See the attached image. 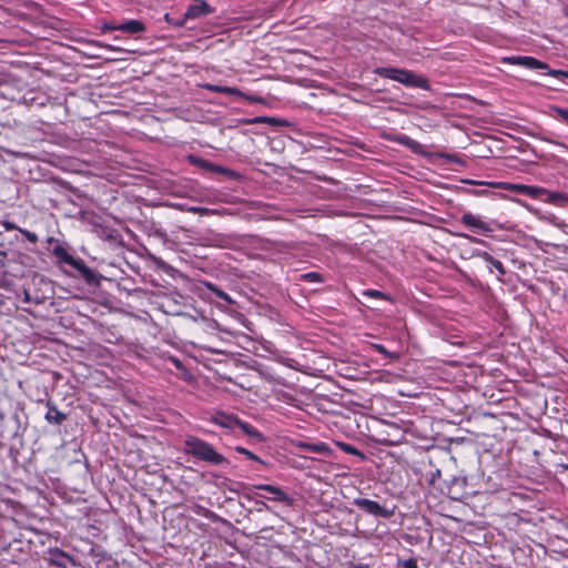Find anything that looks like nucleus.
Listing matches in <instances>:
<instances>
[{
    "mask_svg": "<svg viewBox=\"0 0 568 568\" xmlns=\"http://www.w3.org/2000/svg\"><path fill=\"white\" fill-rule=\"evenodd\" d=\"M184 453L215 466L230 464L229 460L217 453L211 444L195 436H189L185 438Z\"/></svg>",
    "mask_w": 568,
    "mask_h": 568,
    "instance_id": "f257e3e1",
    "label": "nucleus"
},
{
    "mask_svg": "<svg viewBox=\"0 0 568 568\" xmlns=\"http://www.w3.org/2000/svg\"><path fill=\"white\" fill-rule=\"evenodd\" d=\"M375 73L382 78L397 81L408 88L429 89L428 80L413 71L399 68H377Z\"/></svg>",
    "mask_w": 568,
    "mask_h": 568,
    "instance_id": "f03ea898",
    "label": "nucleus"
},
{
    "mask_svg": "<svg viewBox=\"0 0 568 568\" xmlns=\"http://www.w3.org/2000/svg\"><path fill=\"white\" fill-rule=\"evenodd\" d=\"M375 73L382 78L397 81L408 88L429 89L428 80L413 71L399 68H377Z\"/></svg>",
    "mask_w": 568,
    "mask_h": 568,
    "instance_id": "7ed1b4c3",
    "label": "nucleus"
},
{
    "mask_svg": "<svg viewBox=\"0 0 568 568\" xmlns=\"http://www.w3.org/2000/svg\"><path fill=\"white\" fill-rule=\"evenodd\" d=\"M353 505L375 517L390 518L394 515L393 509H387L377 501L367 498H355Z\"/></svg>",
    "mask_w": 568,
    "mask_h": 568,
    "instance_id": "20e7f679",
    "label": "nucleus"
},
{
    "mask_svg": "<svg viewBox=\"0 0 568 568\" xmlns=\"http://www.w3.org/2000/svg\"><path fill=\"white\" fill-rule=\"evenodd\" d=\"M71 267L79 273V275L85 281L87 284L97 286L100 285L102 275L90 268L83 260L75 258Z\"/></svg>",
    "mask_w": 568,
    "mask_h": 568,
    "instance_id": "39448f33",
    "label": "nucleus"
},
{
    "mask_svg": "<svg viewBox=\"0 0 568 568\" xmlns=\"http://www.w3.org/2000/svg\"><path fill=\"white\" fill-rule=\"evenodd\" d=\"M460 222L469 227L473 232L480 233L487 235L494 231V229L489 225V223L484 222L478 216L474 215L470 212H466L462 215Z\"/></svg>",
    "mask_w": 568,
    "mask_h": 568,
    "instance_id": "423d86ee",
    "label": "nucleus"
},
{
    "mask_svg": "<svg viewBox=\"0 0 568 568\" xmlns=\"http://www.w3.org/2000/svg\"><path fill=\"white\" fill-rule=\"evenodd\" d=\"M504 62L517 64L527 69L542 70L548 69V64L532 57H508L503 59Z\"/></svg>",
    "mask_w": 568,
    "mask_h": 568,
    "instance_id": "0eeeda50",
    "label": "nucleus"
},
{
    "mask_svg": "<svg viewBox=\"0 0 568 568\" xmlns=\"http://www.w3.org/2000/svg\"><path fill=\"white\" fill-rule=\"evenodd\" d=\"M253 488L270 493V495H273L272 499L284 503L287 506H291L293 503V499L277 486H273L270 484H260L254 485Z\"/></svg>",
    "mask_w": 568,
    "mask_h": 568,
    "instance_id": "6e6552de",
    "label": "nucleus"
},
{
    "mask_svg": "<svg viewBox=\"0 0 568 568\" xmlns=\"http://www.w3.org/2000/svg\"><path fill=\"white\" fill-rule=\"evenodd\" d=\"M213 11L214 9L206 1L199 0L196 3L187 7L185 18L197 19L200 17L207 16Z\"/></svg>",
    "mask_w": 568,
    "mask_h": 568,
    "instance_id": "1a4fd4ad",
    "label": "nucleus"
},
{
    "mask_svg": "<svg viewBox=\"0 0 568 568\" xmlns=\"http://www.w3.org/2000/svg\"><path fill=\"white\" fill-rule=\"evenodd\" d=\"M392 141L408 148L412 152L416 154H425L424 146L419 142L413 140L406 134H397L392 139Z\"/></svg>",
    "mask_w": 568,
    "mask_h": 568,
    "instance_id": "9d476101",
    "label": "nucleus"
},
{
    "mask_svg": "<svg viewBox=\"0 0 568 568\" xmlns=\"http://www.w3.org/2000/svg\"><path fill=\"white\" fill-rule=\"evenodd\" d=\"M205 88L207 90L212 91V92L225 93V94H229V95L244 97L247 100L254 101V102H260L261 101L260 98L253 97V95H245L239 89L233 88V87H222V85L207 84V85H205Z\"/></svg>",
    "mask_w": 568,
    "mask_h": 568,
    "instance_id": "9b49d317",
    "label": "nucleus"
},
{
    "mask_svg": "<svg viewBox=\"0 0 568 568\" xmlns=\"http://www.w3.org/2000/svg\"><path fill=\"white\" fill-rule=\"evenodd\" d=\"M242 124H270V125H280V126H287L288 122L283 119L273 118V116H255L251 119H243Z\"/></svg>",
    "mask_w": 568,
    "mask_h": 568,
    "instance_id": "f8f14e48",
    "label": "nucleus"
},
{
    "mask_svg": "<svg viewBox=\"0 0 568 568\" xmlns=\"http://www.w3.org/2000/svg\"><path fill=\"white\" fill-rule=\"evenodd\" d=\"M190 162L194 164L195 166L215 174H222L225 170L224 166L216 165L207 160L196 158V156H190Z\"/></svg>",
    "mask_w": 568,
    "mask_h": 568,
    "instance_id": "ddd939ff",
    "label": "nucleus"
},
{
    "mask_svg": "<svg viewBox=\"0 0 568 568\" xmlns=\"http://www.w3.org/2000/svg\"><path fill=\"white\" fill-rule=\"evenodd\" d=\"M48 412L44 416L49 424L61 425L67 419V414L60 412L51 402L47 403Z\"/></svg>",
    "mask_w": 568,
    "mask_h": 568,
    "instance_id": "4468645a",
    "label": "nucleus"
},
{
    "mask_svg": "<svg viewBox=\"0 0 568 568\" xmlns=\"http://www.w3.org/2000/svg\"><path fill=\"white\" fill-rule=\"evenodd\" d=\"M118 30L129 34H140L145 31V24L141 20H129L120 23Z\"/></svg>",
    "mask_w": 568,
    "mask_h": 568,
    "instance_id": "2eb2a0df",
    "label": "nucleus"
},
{
    "mask_svg": "<svg viewBox=\"0 0 568 568\" xmlns=\"http://www.w3.org/2000/svg\"><path fill=\"white\" fill-rule=\"evenodd\" d=\"M476 256L483 258L487 264L493 266L498 272V278L501 280V277L506 274V270L503 265V263L499 260H496L491 254H489L486 251H479L476 253Z\"/></svg>",
    "mask_w": 568,
    "mask_h": 568,
    "instance_id": "dca6fc26",
    "label": "nucleus"
},
{
    "mask_svg": "<svg viewBox=\"0 0 568 568\" xmlns=\"http://www.w3.org/2000/svg\"><path fill=\"white\" fill-rule=\"evenodd\" d=\"M510 190H516L520 194L528 195L531 197H538L540 195H545L546 189L539 187V186H531V185H524V184H516L511 185L509 187Z\"/></svg>",
    "mask_w": 568,
    "mask_h": 568,
    "instance_id": "f3484780",
    "label": "nucleus"
},
{
    "mask_svg": "<svg viewBox=\"0 0 568 568\" xmlns=\"http://www.w3.org/2000/svg\"><path fill=\"white\" fill-rule=\"evenodd\" d=\"M236 428L241 429L243 434L248 436L250 438L255 439L256 442H263L264 436L256 428H254L251 424L237 419Z\"/></svg>",
    "mask_w": 568,
    "mask_h": 568,
    "instance_id": "a211bd4d",
    "label": "nucleus"
},
{
    "mask_svg": "<svg viewBox=\"0 0 568 568\" xmlns=\"http://www.w3.org/2000/svg\"><path fill=\"white\" fill-rule=\"evenodd\" d=\"M237 417L235 415L222 414L214 418L215 424L223 428L235 430L237 424Z\"/></svg>",
    "mask_w": 568,
    "mask_h": 568,
    "instance_id": "6ab92c4d",
    "label": "nucleus"
},
{
    "mask_svg": "<svg viewBox=\"0 0 568 568\" xmlns=\"http://www.w3.org/2000/svg\"><path fill=\"white\" fill-rule=\"evenodd\" d=\"M53 255L59 262L72 265L77 257L72 256L63 246L57 245L53 247Z\"/></svg>",
    "mask_w": 568,
    "mask_h": 568,
    "instance_id": "aec40b11",
    "label": "nucleus"
},
{
    "mask_svg": "<svg viewBox=\"0 0 568 568\" xmlns=\"http://www.w3.org/2000/svg\"><path fill=\"white\" fill-rule=\"evenodd\" d=\"M546 201L551 204H562L568 202V194L562 192H551L546 190Z\"/></svg>",
    "mask_w": 568,
    "mask_h": 568,
    "instance_id": "412c9836",
    "label": "nucleus"
},
{
    "mask_svg": "<svg viewBox=\"0 0 568 568\" xmlns=\"http://www.w3.org/2000/svg\"><path fill=\"white\" fill-rule=\"evenodd\" d=\"M206 287L216 296L219 297L220 300L224 301L225 303L227 304H233L234 301L231 298V296L224 292L223 290H221L220 287H217L215 284H212V283H207L206 284Z\"/></svg>",
    "mask_w": 568,
    "mask_h": 568,
    "instance_id": "4be33fe9",
    "label": "nucleus"
},
{
    "mask_svg": "<svg viewBox=\"0 0 568 568\" xmlns=\"http://www.w3.org/2000/svg\"><path fill=\"white\" fill-rule=\"evenodd\" d=\"M338 447L341 448L342 452H344L346 454L357 456L361 459H365V455L359 449H357L355 446H353L351 444L338 443Z\"/></svg>",
    "mask_w": 568,
    "mask_h": 568,
    "instance_id": "5701e85b",
    "label": "nucleus"
},
{
    "mask_svg": "<svg viewBox=\"0 0 568 568\" xmlns=\"http://www.w3.org/2000/svg\"><path fill=\"white\" fill-rule=\"evenodd\" d=\"M300 277H301V281H305V282H315V283L324 282L322 274H320L317 272L303 273V274H301Z\"/></svg>",
    "mask_w": 568,
    "mask_h": 568,
    "instance_id": "b1692460",
    "label": "nucleus"
},
{
    "mask_svg": "<svg viewBox=\"0 0 568 568\" xmlns=\"http://www.w3.org/2000/svg\"><path fill=\"white\" fill-rule=\"evenodd\" d=\"M301 447H303L307 452L317 453V454L328 450L325 444H302Z\"/></svg>",
    "mask_w": 568,
    "mask_h": 568,
    "instance_id": "393cba45",
    "label": "nucleus"
},
{
    "mask_svg": "<svg viewBox=\"0 0 568 568\" xmlns=\"http://www.w3.org/2000/svg\"><path fill=\"white\" fill-rule=\"evenodd\" d=\"M234 449L239 454L245 455L251 460L257 462L260 464H265L258 456H256L254 453H252L251 450H248L242 446H236Z\"/></svg>",
    "mask_w": 568,
    "mask_h": 568,
    "instance_id": "a878e982",
    "label": "nucleus"
},
{
    "mask_svg": "<svg viewBox=\"0 0 568 568\" xmlns=\"http://www.w3.org/2000/svg\"><path fill=\"white\" fill-rule=\"evenodd\" d=\"M363 294L368 297H375V298L390 301V297L387 294H385L381 291H377V290H366V291H364Z\"/></svg>",
    "mask_w": 568,
    "mask_h": 568,
    "instance_id": "bb28decb",
    "label": "nucleus"
},
{
    "mask_svg": "<svg viewBox=\"0 0 568 568\" xmlns=\"http://www.w3.org/2000/svg\"><path fill=\"white\" fill-rule=\"evenodd\" d=\"M547 71V74L548 75H551V77H555V78H558V79H568V71H564V70H555V69H550L548 67V69H545Z\"/></svg>",
    "mask_w": 568,
    "mask_h": 568,
    "instance_id": "cd10ccee",
    "label": "nucleus"
},
{
    "mask_svg": "<svg viewBox=\"0 0 568 568\" xmlns=\"http://www.w3.org/2000/svg\"><path fill=\"white\" fill-rule=\"evenodd\" d=\"M373 347L382 355H384L385 357H389V358H398V355L395 354V353H390L388 352L383 345L381 344H374Z\"/></svg>",
    "mask_w": 568,
    "mask_h": 568,
    "instance_id": "c85d7f7f",
    "label": "nucleus"
},
{
    "mask_svg": "<svg viewBox=\"0 0 568 568\" xmlns=\"http://www.w3.org/2000/svg\"><path fill=\"white\" fill-rule=\"evenodd\" d=\"M397 567H402V568H418L417 561L414 558H409V559H406V560H400L399 559L397 561Z\"/></svg>",
    "mask_w": 568,
    "mask_h": 568,
    "instance_id": "c756f323",
    "label": "nucleus"
},
{
    "mask_svg": "<svg viewBox=\"0 0 568 568\" xmlns=\"http://www.w3.org/2000/svg\"><path fill=\"white\" fill-rule=\"evenodd\" d=\"M19 232L31 243H37L39 240L36 233L30 232L28 230L19 229Z\"/></svg>",
    "mask_w": 568,
    "mask_h": 568,
    "instance_id": "7c9ffc66",
    "label": "nucleus"
},
{
    "mask_svg": "<svg viewBox=\"0 0 568 568\" xmlns=\"http://www.w3.org/2000/svg\"><path fill=\"white\" fill-rule=\"evenodd\" d=\"M222 175H224L225 178L230 179V180H234V181H237L242 178V175L236 172V171H233L231 169H227L225 168L224 172L222 173Z\"/></svg>",
    "mask_w": 568,
    "mask_h": 568,
    "instance_id": "2f4dec72",
    "label": "nucleus"
},
{
    "mask_svg": "<svg viewBox=\"0 0 568 568\" xmlns=\"http://www.w3.org/2000/svg\"><path fill=\"white\" fill-rule=\"evenodd\" d=\"M555 111L557 112L559 119L568 124V109L557 106L555 108Z\"/></svg>",
    "mask_w": 568,
    "mask_h": 568,
    "instance_id": "473e14b6",
    "label": "nucleus"
},
{
    "mask_svg": "<svg viewBox=\"0 0 568 568\" xmlns=\"http://www.w3.org/2000/svg\"><path fill=\"white\" fill-rule=\"evenodd\" d=\"M458 235L464 237V239H467L469 242L475 243V244H483V245L486 244V242L484 240H480L478 237H475V236H471V235H468V234H458Z\"/></svg>",
    "mask_w": 568,
    "mask_h": 568,
    "instance_id": "72a5a7b5",
    "label": "nucleus"
},
{
    "mask_svg": "<svg viewBox=\"0 0 568 568\" xmlns=\"http://www.w3.org/2000/svg\"><path fill=\"white\" fill-rule=\"evenodd\" d=\"M442 158L446 159L449 162L462 163V160L455 154H443Z\"/></svg>",
    "mask_w": 568,
    "mask_h": 568,
    "instance_id": "f704fd0d",
    "label": "nucleus"
},
{
    "mask_svg": "<svg viewBox=\"0 0 568 568\" xmlns=\"http://www.w3.org/2000/svg\"><path fill=\"white\" fill-rule=\"evenodd\" d=\"M118 26L119 24H114V23H104L101 28V30L103 32H108V31H114V30H118Z\"/></svg>",
    "mask_w": 568,
    "mask_h": 568,
    "instance_id": "c9c22d12",
    "label": "nucleus"
},
{
    "mask_svg": "<svg viewBox=\"0 0 568 568\" xmlns=\"http://www.w3.org/2000/svg\"><path fill=\"white\" fill-rule=\"evenodd\" d=\"M189 211L193 212V213H200L201 215H204V214L209 213V209H206V207L192 206V207L189 209Z\"/></svg>",
    "mask_w": 568,
    "mask_h": 568,
    "instance_id": "e433bc0d",
    "label": "nucleus"
},
{
    "mask_svg": "<svg viewBox=\"0 0 568 568\" xmlns=\"http://www.w3.org/2000/svg\"><path fill=\"white\" fill-rule=\"evenodd\" d=\"M2 225L3 227L7 230V231H12V230H18L19 231V226H17L14 223L10 222V221H3L2 222Z\"/></svg>",
    "mask_w": 568,
    "mask_h": 568,
    "instance_id": "4c0bfd02",
    "label": "nucleus"
},
{
    "mask_svg": "<svg viewBox=\"0 0 568 568\" xmlns=\"http://www.w3.org/2000/svg\"><path fill=\"white\" fill-rule=\"evenodd\" d=\"M172 361V363L174 364V366L178 368V369H184V366L182 364V362L176 358V357H171L170 358Z\"/></svg>",
    "mask_w": 568,
    "mask_h": 568,
    "instance_id": "58836bf2",
    "label": "nucleus"
},
{
    "mask_svg": "<svg viewBox=\"0 0 568 568\" xmlns=\"http://www.w3.org/2000/svg\"><path fill=\"white\" fill-rule=\"evenodd\" d=\"M348 568H371V567H369V565L363 564V562H358V564L351 562Z\"/></svg>",
    "mask_w": 568,
    "mask_h": 568,
    "instance_id": "ea45409f",
    "label": "nucleus"
},
{
    "mask_svg": "<svg viewBox=\"0 0 568 568\" xmlns=\"http://www.w3.org/2000/svg\"><path fill=\"white\" fill-rule=\"evenodd\" d=\"M0 247H2V245H0ZM6 257H7V252L4 250L0 248V264L3 265Z\"/></svg>",
    "mask_w": 568,
    "mask_h": 568,
    "instance_id": "a19ab883",
    "label": "nucleus"
},
{
    "mask_svg": "<svg viewBox=\"0 0 568 568\" xmlns=\"http://www.w3.org/2000/svg\"><path fill=\"white\" fill-rule=\"evenodd\" d=\"M468 183L470 184H476V185H483L485 184L484 182H476V181H467ZM487 185H491V186H495L496 184L495 183H486Z\"/></svg>",
    "mask_w": 568,
    "mask_h": 568,
    "instance_id": "79ce46f5",
    "label": "nucleus"
},
{
    "mask_svg": "<svg viewBox=\"0 0 568 568\" xmlns=\"http://www.w3.org/2000/svg\"><path fill=\"white\" fill-rule=\"evenodd\" d=\"M257 505H260V510H262L263 508L267 509L268 506L264 503V501H256Z\"/></svg>",
    "mask_w": 568,
    "mask_h": 568,
    "instance_id": "37998d69",
    "label": "nucleus"
},
{
    "mask_svg": "<svg viewBox=\"0 0 568 568\" xmlns=\"http://www.w3.org/2000/svg\"><path fill=\"white\" fill-rule=\"evenodd\" d=\"M100 45H101V47H103V48H105V49H108V50H113V51H114V50H118L115 47L110 45V44H100Z\"/></svg>",
    "mask_w": 568,
    "mask_h": 568,
    "instance_id": "c03bdc74",
    "label": "nucleus"
},
{
    "mask_svg": "<svg viewBox=\"0 0 568 568\" xmlns=\"http://www.w3.org/2000/svg\"><path fill=\"white\" fill-rule=\"evenodd\" d=\"M459 481L464 483V479L454 478V484H458Z\"/></svg>",
    "mask_w": 568,
    "mask_h": 568,
    "instance_id": "a18cd8bd",
    "label": "nucleus"
},
{
    "mask_svg": "<svg viewBox=\"0 0 568 568\" xmlns=\"http://www.w3.org/2000/svg\"><path fill=\"white\" fill-rule=\"evenodd\" d=\"M452 498L455 499V500H459L460 496L452 495Z\"/></svg>",
    "mask_w": 568,
    "mask_h": 568,
    "instance_id": "49530a36",
    "label": "nucleus"
},
{
    "mask_svg": "<svg viewBox=\"0 0 568 568\" xmlns=\"http://www.w3.org/2000/svg\"><path fill=\"white\" fill-rule=\"evenodd\" d=\"M485 191H481V190H478L475 192V194L479 195V194H483Z\"/></svg>",
    "mask_w": 568,
    "mask_h": 568,
    "instance_id": "de8ad7c7",
    "label": "nucleus"
},
{
    "mask_svg": "<svg viewBox=\"0 0 568 568\" xmlns=\"http://www.w3.org/2000/svg\"><path fill=\"white\" fill-rule=\"evenodd\" d=\"M4 418V415L0 412V420Z\"/></svg>",
    "mask_w": 568,
    "mask_h": 568,
    "instance_id": "09e8293b",
    "label": "nucleus"
}]
</instances>
